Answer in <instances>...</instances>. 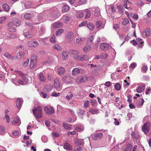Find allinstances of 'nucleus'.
Returning <instances> with one entry per match:
<instances>
[{"label": "nucleus", "mask_w": 151, "mask_h": 151, "mask_svg": "<svg viewBox=\"0 0 151 151\" xmlns=\"http://www.w3.org/2000/svg\"><path fill=\"white\" fill-rule=\"evenodd\" d=\"M33 114L37 118H40L42 116V110L41 107L38 106L35 108L32 111Z\"/></svg>", "instance_id": "f257e3e1"}, {"label": "nucleus", "mask_w": 151, "mask_h": 151, "mask_svg": "<svg viewBox=\"0 0 151 151\" xmlns=\"http://www.w3.org/2000/svg\"><path fill=\"white\" fill-rule=\"evenodd\" d=\"M73 58L76 60L84 61L88 60L89 57L86 55H79L74 56Z\"/></svg>", "instance_id": "f03ea898"}, {"label": "nucleus", "mask_w": 151, "mask_h": 151, "mask_svg": "<svg viewBox=\"0 0 151 151\" xmlns=\"http://www.w3.org/2000/svg\"><path fill=\"white\" fill-rule=\"evenodd\" d=\"M37 57L35 54H33L31 57V62L29 65L30 67L32 68H34L37 65Z\"/></svg>", "instance_id": "7ed1b4c3"}, {"label": "nucleus", "mask_w": 151, "mask_h": 151, "mask_svg": "<svg viewBox=\"0 0 151 151\" xmlns=\"http://www.w3.org/2000/svg\"><path fill=\"white\" fill-rule=\"evenodd\" d=\"M44 110L45 113L49 115H51L55 112V110L53 108L50 106L48 107L47 106H45L44 108Z\"/></svg>", "instance_id": "20e7f679"}, {"label": "nucleus", "mask_w": 151, "mask_h": 151, "mask_svg": "<svg viewBox=\"0 0 151 151\" xmlns=\"http://www.w3.org/2000/svg\"><path fill=\"white\" fill-rule=\"evenodd\" d=\"M151 123L147 122L144 124L142 127V130L145 134L147 133L150 130Z\"/></svg>", "instance_id": "39448f33"}, {"label": "nucleus", "mask_w": 151, "mask_h": 151, "mask_svg": "<svg viewBox=\"0 0 151 151\" xmlns=\"http://www.w3.org/2000/svg\"><path fill=\"white\" fill-rule=\"evenodd\" d=\"M54 85L55 88L58 91H59L62 89L60 85L59 80L58 78L54 79Z\"/></svg>", "instance_id": "423d86ee"}, {"label": "nucleus", "mask_w": 151, "mask_h": 151, "mask_svg": "<svg viewBox=\"0 0 151 151\" xmlns=\"http://www.w3.org/2000/svg\"><path fill=\"white\" fill-rule=\"evenodd\" d=\"M88 80V77L86 76H81L78 77L76 80V82L78 83H81L86 81Z\"/></svg>", "instance_id": "0eeeda50"}, {"label": "nucleus", "mask_w": 151, "mask_h": 151, "mask_svg": "<svg viewBox=\"0 0 151 151\" xmlns=\"http://www.w3.org/2000/svg\"><path fill=\"white\" fill-rule=\"evenodd\" d=\"M83 68H74L72 71L73 75H76L79 73H82L83 72Z\"/></svg>", "instance_id": "6e6552de"}, {"label": "nucleus", "mask_w": 151, "mask_h": 151, "mask_svg": "<svg viewBox=\"0 0 151 151\" xmlns=\"http://www.w3.org/2000/svg\"><path fill=\"white\" fill-rule=\"evenodd\" d=\"M62 80L63 81L65 82L66 83H68L71 82V78L69 75H67L63 77Z\"/></svg>", "instance_id": "1a4fd4ad"}, {"label": "nucleus", "mask_w": 151, "mask_h": 151, "mask_svg": "<svg viewBox=\"0 0 151 151\" xmlns=\"http://www.w3.org/2000/svg\"><path fill=\"white\" fill-rule=\"evenodd\" d=\"M39 45V43L37 41H30L28 42V45L29 47H36Z\"/></svg>", "instance_id": "9d476101"}, {"label": "nucleus", "mask_w": 151, "mask_h": 151, "mask_svg": "<svg viewBox=\"0 0 151 151\" xmlns=\"http://www.w3.org/2000/svg\"><path fill=\"white\" fill-rule=\"evenodd\" d=\"M109 45L106 43H102L100 46V48L104 51L107 50L109 47Z\"/></svg>", "instance_id": "9b49d317"}, {"label": "nucleus", "mask_w": 151, "mask_h": 151, "mask_svg": "<svg viewBox=\"0 0 151 151\" xmlns=\"http://www.w3.org/2000/svg\"><path fill=\"white\" fill-rule=\"evenodd\" d=\"M103 134L101 133H99L94 134L93 137V139L94 140L100 139L103 137Z\"/></svg>", "instance_id": "f8f14e48"}, {"label": "nucleus", "mask_w": 151, "mask_h": 151, "mask_svg": "<svg viewBox=\"0 0 151 151\" xmlns=\"http://www.w3.org/2000/svg\"><path fill=\"white\" fill-rule=\"evenodd\" d=\"M23 101L21 98H18L16 101V105L18 108H20L22 106Z\"/></svg>", "instance_id": "ddd939ff"}, {"label": "nucleus", "mask_w": 151, "mask_h": 151, "mask_svg": "<svg viewBox=\"0 0 151 151\" xmlns=\"http://www.w3.org/2000/svg\"><path fill=\"white\" fill-rule=\"evenodd\" d=\"M65 72L64 68L63 67H60L58 69V74L59 75L64 74Z\"/></svg>", "instance_id": "4468645a"}, {"label": "nucleus", "mask_w": 151, "mask_h": 151, "mask_svg": "<svg viewBox=\"0 0 151 151\" xmlns=\"http://www.w3.org/2000/svg\"><path fill=\"white\" fill-rule=\"evenodd\" d=\"M151 31L150 28H147L144 30L142 32V35L144 36L147 37L149 36L150 35Z\"/></svg>", "instance_id": "2eb2a0df"}, {"label": "nucleus", "mask_w": 151, "mask_h": 151, "mask_svg": "<svg viewBox=\"0 0 151 151\" xmlns=\"http://www.w3.org/2000/svg\"><path fill=\"white\" fill-rule=\"evenodd\" d=\"M12 123L13 124H17L18 126H19L21 124V121L19 117H15Z\"/></svg>", "instance_id": "dca6fc26"}, {"label": "nucleus", "mask_w": 151, "mask_h": 151, "mask_svg": "<svg viewBox=\"0 0 151 151\" xmlns=\"http://www.w3.org/2000/svg\"><path fill=\"white\" fill-rule=\"evenodd\" d=\"M64 148L67 150H71L72 149V146L67 142L65 143L63 146Z\"/></svg>", "instance_id": "f3484780"}, {"label": "nucleus", "mask_w": 151, "mask_h": 151, "mask_svg": "<svg viewBox=\"0 0 151 151\" xmlns=\"http://www.w3.org/2000/svg\"><path fill=\"white\" fill-rule=\"evenodd\" d=\"M145 85H141L136 89L137 92L138 93H141L145 89Z\"/></svg>", "instance_id": "a211bd4d"}, {"label": "nucleus", "mask_w": 151, "mask_h": 151, "mask_svg": "<svg viewBox=\"0 0 151 151\" xmlns=\"http://www.w3.org/2000/svg\"><path fill=\"white\" fill-rule=\"evenodd\" d=\"M74 36V35L73 32L72 31H70L66 36L65 38L67 39H70L73 38Z\"/></svg>", "instance_id": "6ab92c4d"}, {"label": "nucleus", "mask_w": 151, "mask_h": 151, "mask_svg": "<svg viewBox=\"0 0 151 151\" xmlns=\"http://www.w3.org/2000/svg\"><path fill=\"white\" fill-rule=\"evenodd\" d=\"M24 36L27 38H32L33 37V35L29 34V31L27 30H24Z\"/></svg>", "instance_id": "aec40b11"}, {"label": "nucleus", "mask_w": 151, "mask_h": 151, "mask_svg": "<svg viewBox=\"0 0 151 151\" xmlns=\"http://www.w3.org/2000/svg\"><path fill=\"white\" fill-rule=\"evenodd\" d=\"M13 25V23L12 22H10L8 24V25L9 27L8 30L12 32H14L15 31L16 29L12 27V26Z\"/></svg>", "instance_id": "412c9836"}, {"label": "nucleus", "mask_w": 151, "mask_h": 151, "mask_svg": "<svg viewBox=\"0 0 151 151\" xmlns=\"http://www.w3.org/2000/svg\"><path fill=\"white\" fill-rule=\"evenodd\" d=\"M13 24L16 27L19 26L21 24L20 21L18 19L15 18L13 20Z\"/></svg>", "instance_id": "4be33fe9"}, {"label": "nucleus", "mask_w": 151, "mask_h": 151, "mask_svg": "<svg viewBox=\"0 0 151 151\" xmlns=\"http://www.w3.org/2000/svg\"><path fill=\"white\" fill-rule=\"evenodd\" d=\"M63 24L60 22H57L53 24V27L54 28H58L62 27L63 26Z\"/></svg>", "instance_id": "5701e85b"}, {"label": "nucleus", "mask_w": 151, "mask_h": 151, "mask_svg": "<svg viewBox=\"0 0 151 151\" xmlns=\"http://www.w3.org/2000/svg\"><path fill=\"white\" fill-rule=\"evenodd\" d=\"M74 141L75 144L78 146H80L82 144V142L81 140L78 139L76 138L74 139Z\"/></svg>", "instance_id": "b1692460"}, {"label": "nucleus", "mask_w": 151, "mask_h": 151, "mask_svg": "<svg viewBox=\"0 0 151 151\" xmlns=\"http://www.w3.org/2000/svg\"><path fill=\"white\" fill-rule=\"evenodd\" d=\"M63 126L66 129L71 130L72 129L71 126L70 124L63 123Z\"/></svg>", "instance_id": "393cba45"}, {"label": "nucleus", "mask_w": 151, "mask_h": 151, "mask_svg": "<svg viewBox=\"0 0 151 151\" xmlns=\"http://www.w3.org/2000/svg\"><path fill=\"white\" fill-rule=\"evenodd\" d=\"M129 3V1L128 0H125L124 2V6L127 9H129L132 10V9L130 7H128V4Z\"/></svg>", "instance_id": "a878e982"}, {"label": "nucleus", "mask_w": 151, "mask_h": 151, "mask_svg": "<svg viewBox=\"0 0 151 151\" xmlns=\"http://www.w3.org/2000/svg\"><path fill=\"white\" fill-rule=\"evenodd\" d=\"M141 101L139 100L137 101L136 103V104L137 105L138 107H141V106H142L144 103V100L143 99H140Z\"/></svg>", "instance_id": "bb28decb"}, {"label": "nucleus", "mask_w": 151, "mask_h": 151, "mask_svg": "<svg viewBox=\"0 0 151 151\" xmlns=\"http://www.w3.org/2000/svg\"><path fill=\"white\" fill-rule=\"evenodd\" d=\"M91 49V47L89 46H85L83 48V51L85 52L86 53L89 51Z\"/></svg>", "instance_id": "cd10ccee"}, {"label": "nucleus", "mask_w": 151, "mask_h": 151, "mask_svg": "<svg viewBox=\"0 0 151 151\" xmlns=\"http://www.w3.org/2000/svg\"><path fill=\"white\" fill-rule=\"evenodd\" d=\"M38 78L41 81H45L46 80V78L44 76L43 74L40 73L39 74Z\"/></svg>", "instance_id": "c85d7f7f"}, {"label": "nucleus", "mask_w": 151, "mask_h": 151, "mask_svg": "<svg viewBox=\"0 0 151 151\" xmlns=\"http://www.w3.org/2000/svg\"><path fill=\"white\" fill-rule=\"evenodd\" d=\"M93 36L90 37L87 40L86 44L89 45H91L93 43Z\"/></svg>", "instance_id": "c756f323"}, {"label": "nucleus", "mask_w": 151, "mask_h": 151, "mask_svg": "<svg viewBox=\"0 0 151 151\" xmlns=\"http://www.w3.org/2000/svg\"><path fill=\"white\" fill-rule=\"evenodd\" d=\"M24 55V53L23 52H18L16 56V58L17 59H20L23 57Z\"/></svg>", "instance_id": "7c9ffc66"}, {"label": "nucleus", "mask_w": 151, "mask_h": 151, "mask_svg": "<svg viewBox=\"0 0 151 151\" xmlns=\"http://www.w3.org/2000/svg\"><path fill=\"white\" fill-rule=\"evenodd\" d=\"M132 148V145L131 144L127 145L124 149V151H131Z\"/></svg>", "instance_id": "2f4dec72"}, {"label": "nucleus", "mask_w": 151, "mask_h": 151, "mask_svg": "<svg viewBox=\"0 0 151 151\" xmlns=\"http://www.w3.org/2000/svg\"><path fill=\"white\" fill-rule=\"evenodd\" d=\"M100 9L98 7H96L95 10L94 15L97 17H99L100 15Z\"/></svg>", "instance_id": "473e14b6"}, {"label": "nucleus", "mask_w": 151, "mask_h": 151, "mask_svg": "<svg viewBox=\"0 0 151 151\" xmlns=\"http://www.w3.org/2000/svg\"><path fill=\"white\" fill-rule=\"evenodd\" d=\"M89 112L93 114H94L98 113V110L96 109L91 108L89 109Z\"/></svg>", "instance_id": "72a5a7b5"}, {"label": "nucleus", "mask_w": 151, "mask_h": 151, "mask_svg": "<svg viewBox=\"0 0 151 151\" xmlns=\"http://www.w3.org/2000/svg\"><path fill=\"white\" fill-rule=\"evenodd\" d=\"M68 53L66 51H63L62 52V57L63 59L66 60L68 57Z\"/></svg>", "instance_id": "f704fd0d"}, {"label": "nucleus", "mask_w": 151, "mask_h": 151, "mask_svg": "<svg viewBox=\"0 0 151 151\" xmlns=\"http://www.w3.org/2000/svg\"><path fill=\"white\" fill-rule=\"evenodd\" d=\"M70 7L68 6L65 5L62 8V11L63 12H67L69 9Z\"/></svg>", "instance_id": "c9c22d12"}, {"label": "nucleus", "mask_w": 151, "mask_h": 151, "mask_svg": "<svg viewBox=\"0 0 151 151\" xmlns=\"http://www.w3.org/2000/svg\"><path fill=\"white\" fill-rule=\"evenodd\" d=\"M64 30L62 29H58L56 32V35L59 36L61 35L63 32Z\"/></svg>", "instance_id": "e433bc0d"}, {"label": "nucleus", "mask_w": 151, "mask_h": 151, "mask_svg": "<svg viewBox=\"0 0 151 151\" xmlns=\"http://www.w3.org/2000/svg\"><path fill=\"white\" fill-rule=\"evenodd\" d=\"M3 9L6 11L8 12L9 10V5L6 3L4 4L2 6Z\"/></svg>", "instance_id": "4c0bfd02"}, {"label": "nucleus", "mask_w": 151, "mask_h": 151, "mask_svg": "<svg viewBox=\"0 0 151 151\" xmlns=\"http://www.w3.org/2000/svg\"><path fill=\"white\" fill-rule=\"evenodd\" d=\"M87 26L88 29L91 30H93L94 28V25L91 23L87 24Z\"/></svg>", "instance_id": "58836bf2"}, {"label": "nucleus", "mask_w": 151, "mask_h": 151, "mask_svg": "<svg viewBox=\"0 0 151 151\" xmlns=\"http://www.w3.org/2000/svg\"><path fill=\"white\" fill-rule=\"evenodd\" d=\"M85 112L86 111L84 110L79 109L78 110L77 114L78 116H80L81 115H84Z\"/></svg>", "instance_id": "ea45409f"}, {"label": "nucleus", "mask_w": 151, "mask_h": 151, "mask_svg": "<svg viewBox=\"0 0 151 151\" xmlns=\"http://www.w3.org/2000/svg\"><path fill=\"white\" fill-rule=\"evenodd\" d=\"M53 48L58 51H60L61 50V47L58 44H56L54 45L53 47Z\"/></svg>", "instance_id": "a19ab883"}, {"label": "nucleus", "mask_w": 151, "mask_h": 151, "mask_svg": "<svg viewBox=\"0 0 151 151\" xmlns=\"http://www.w3.org/2000/svg\"><path fill=\"white\" fill-rule=\"evenodd\" d=\"M24 18L26 19H30L32 18V16L30 13H27L24 15Z\"/></svg>", "instance_id": "79ce46f5"}, {"label": "nucleus", "mask_w": 151, "mask_h": 151, "mask_svg": "<svg viewBox=\"0 0 151 151\" xmlns=\"http://www.w3.org/2000/svg\"><path fill=\"white\" fill-rule=\"evenodd\" d=\"M73 95L71 92H69L67 96H66V98L68 100L71 99L73 97Z\"/></svg>", "instance_id": "37998d69"}, {"label": "nucleus", "mask_w": 151, "mask_h": 151, "mask_svg": "<svg viewBox=\"0 0 151 151\" xmlns=\"http://www.w3.org/2000/svg\"><path fill=\"white\" fill-rule=\"evenodd\" d=\"M85 12H86V14L85 16L86 18H88L91 16V12L90 11L87 9L85 10Z\"/></svg>", "instance_id": "c03bdc74"}, {"label": "nucleus", "mask_w": 151, "mask_h": 151, "mask_svg": "<svg viewBox=\"0 0 151 151\" xmlns=\"http://www.w3.org/2000/svg\"><path fill=\"white\" fill-rule=\"evenodd\" d=\"M144 5V3L142 1H139L136 3V5L137 6L141 7Z\"/></svg>", "instance_id": "a18cd8bd"}, {"label": "nucleus", "mask_w": 151, "mask_h": 151, "mask_svg": "<svg viewBox=\"0 0 151 151\" xmlns=\"http://www.w3.org/2000/svg\"><path fill=\"white\" fill-rule=\"evenodd\" d=\"M5 130V128L3 126H0V134H4Z\"/></svg>", "instance_id": "49530a36"}, {"label": "nucleus", "mask_w": 151, "mask_h": 151, "mask_svg": "<svg viewBox=\"0 0 151 151\" xmlns=\"http://www.w3.org/2000/svg\"><path fill=\"white\" fill-rule=\"evenodd\" d=\"M102 22L100 21H98L96 22V25L97 28H100L102 25Z\"/></svg>", "instance_id": "de8ad7c7"}, {"label": "nucleus", "mask_w": 151, "mask_h": 151, "mask_svg": "<svg viewBox=\"0 0 151 151\" xmlns=\"http://www.w3.org/2000/svg\"><path fill=\"white\" fill-rule=\"evenodd\" d=\"M84 129V127L82 126L77 127L75 128V130L78 132L82 131Z\"/></svg>", "instance_id": "09e8293b"}, {"label": "nucleus", "mask_w": 151, "mask_h": 151, "mask_svg": "<svg viewBox=\"0 0 151 151\" xmlns=\"http://www.w3.org/2000/svg\"><path fill=\"white\" fill-rule=\"evenodd\" d=\"M50 41L53 43H55L56 42L55 35H53L52 37L50 39Z\"/></svg>", "instance_id": "8fccbe9b"}, {"label": "nucleus", "mask_w": 151, "mask_h": 151, "mask_svg": "<svg viewBox=\"0 0 151 151\" xmlns=\"http://www.w3.org/2000/svg\"><path fill=\"white\" fill-rule=\"evenodd\" d=\"M69 52L72 55H76L78 54V52L77 51L73 50H70L69 51Z\"/></svg>", "instance_id": "3c124183"}, {"label": "nucleus", "mask_w": 151, "mask_h": 151, "mask_svg": "<svg viewBox=\"0 0 151 151\" xmlns=\"http://www.w3.org/2000/svg\"><path fill=\"white\" fill-rule=\"evenodd\" d=\"M114 87L116 90H119L120 89L121 86L119 83H117L115 85Z\"/></svg>", "instance_id": "603ef678"}, {"label": "nucleus", "mask_w": 151, "mask_h": 151, "mask_svg": "<svg viewBox=\"0 0 151 151\" xmlns=\"http://www.w3.org/2000/svg\"><path fill=\"white\" fill-rule=\"evenodd\" d=\"M12 134L14 136L16 137L18 136L19 133L18 131L14 130L13 131Z\"/></svg>", "instance_id": "864d4df0"}, {"label": "nucleus", "mask_w": 151, "mask_h": 151, "mask_svg": "<svg viewBox=\"0 0 151 151\" xmlns=\"http://www.w3.org/2000/svg\"><path fill=\"white\" fill-rule=\"evenodd\" d=\"M41 96L42 97L45 98H48L49 97V96L47 93L43 92H41Z\"/></svg>", "instance_id": "5fc2aeb1"}, {"label": "nucleus", "mask_w": 151, "mask_h": 151, "mask_svg": "<svg viewBox=\"0 0 151 151\" xmlns=\"http://www.w3.org/2000/svg\"><path fill=\"white\" fill-rule=\"evenodd\" d=\"M108 54L106 53H103L100 55V58L101 59H105L107 57Z\"/></svg>", "instance_id": "6e6d98bb"}, {"label": "nucleus", "mask_w": 151, "mask_h": 151, "mask_svg": "<svg viewBox=\"0 0 151 151\" xmlns=\"http://www.w3.org/2000/svg\"><path fill=\"white\" fill-rule=\"evenodd\" d=\"M89 101L88 100L86 101L84 104L83 106L85 108H87L89 106Z\"/></svg>", "instance_id": "4d7b16f0"}, {"label": "nucleus", "mask_w": 151, "mask_h": 151, "mask_svg": "<svg viewBox=\"0 0 151 151\" xmlns=\"http://www.w3.org/2000/svg\"><path fill=\"white\" fill-rule=\"evenodd\" d=\"M29 59L28 58L27 59L26 61L24 62L23 63V65L24 66H27L28 65V64L29 62Z\"/></svg>", "instance_id": "13d9d810"}, {"label": "nucleus", "mask_w": 151, "mask_h": 151, "mask_svg": "<svg viewBox=\"0 0 151 151\" xmlns=\"http://www.w3.org/2000/svg\"><path fill=\"white\" fill-rule=\"evenodd\" d=\"M14 81H15L14 80ZM16 83H18L22 85H23L24 83V82L23 81L20 79L18 80V81H17Z\"/></svg>", "instance_id": "bf43d9fd"}, {"label": "nucleus", "mask_w": 151, "mask_h": 151, "mask_svg": "<svg viewBox=\"0 0 151 151\" xmlns=\"http://www.w3.org/2000/svg\"><path fill=\"white\" fill-rule=\"evenodd\" d=\"M129 22L128 20L127 19H124L122 22V24L124 25H126Z\"/></svg>", "instance_id": "052dcab7"}, {"label": "nucleus", "mask_w": 151, "mask_h": 151, "mask_svg": "<svg viewBox=\"0 0 151 151\" xmlns=\"http://www.w3.org/2000/svg\"><path fill=\"white\" fill-rule=\"evenodd\" d=\"M87 1V0H80L79 1V4L80 5H82L85 4Z\"/></svg>", "instance_id": "680f3d73"}, {"label": "nucleus", "mask_w": 151, "mask_h": 151, "mask_svg": "<svg viewBox=\"0 0 151 151\" xmlns=\"http://www.w3.org/2000/svg\"><path fill=\"white\" fill-rule=\"evenodd\" d=\"M142 69L144 71L145 73H146V72L147 69V66L145 65H143L142 67Z\"/></svg>", "instance_id": "e2e57ef3"}, {"label": "nucleus", "mask_w": 151, "mask_h": 151, "mask_svg": "<svg viewBox=\"0 0 151 151\" xmlns=\"http://www.w3.org/2000/svg\"><path fill=\"white\" fill-rule=\"evenodd\" d=\"M136 66V63L134 62H133L130 65L129 68H135Z\"/></svg>", "instance_id": "0e129e2a"}, {"label": "nucleus", "mask_w": 151, "mask_h": 151, "mask_svg": "<svg viewBox=\"0 0 151 151\" xmlns=\"http://www.w3.org/2000/svg\"><path fill=\"white\" fill-rule=\"evenodd\" d=\"M76 41L77 43H80L83 41V40L81 38H77L76 39Z\"/></svg>", "instance_id": "69168bd1"}, {"label": "nucleus", "mask_w": 151, "mask_h": 151, "mask_svg": "<svg viewBox=\"0 0 151 151\" xmlns=\"http://www.w3.org/2000/svg\"><path fill=\"white\" fill-rule=\"evenodd\" d=\"M84 14L82 12H80L77 15V17L78 18H81L83 17Z\"/></svg>", "instance_id": "338daca9"}, {"label": "nucleus", "mask_w": 151, "mask_h": 151, "mask_svg": "<svg viewBox=\"0 0 151 151\" xmlns=\"http://www.w3.org/2000/svg\"><path fill=\"white\" fill-rule=\"evenodd\" d=\"M87 22L86 21L83 22L82 23L80 24L79 25V26L80 27L84 26L86 25L87 23Z\"/></svg>", "instance_id": "774afa93"}]
</instances>
